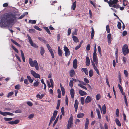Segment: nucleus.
I'll return each mask as SVG.
<instances>
[{
  "label": "nucleus",
  "instance_id": "1",
  "mask_svg": "<svg viewBox=\"0 0 129 129\" xmlns=\"http://www.w3.org/2000/svg\"><path fill=\"white\" fill-rule=\"evenodd\" d=\"M16 18L15 14L12 13L8 14L2 18L1 22L2 24L6 25L10 22H13Z\"/></svg>",
  "mask_w": 129,
  "mask_h": 129
},
{
  "label": "nucleus",
  "instance_id": "2",
  "mask_svg": "<svg viewBox=\"0 0 129 129\" xmlns=\"http://www.w3.org/2000/svg\"><path fill=\"white\" fill-rule=\"evenodd\" d=\"M104 1L108 3L110 7H112L117 9L119 8V5L117 4V0H104Z\"/></svg>",
  "mask_w": 129,
  "mask_h": 129
},
{
  "label": "nucleus",
  "instance_id": "3",
  "mask_svg": "<svg viewBox=\"0 0 129 129\" xmlns=\"http://www.w3.org/2000/svg\"><path fill=\"white\" fill-rule=\"evenodd\" d=\"M29 62L31 67L35 66L36 70H38L39 69L38 64L36 60H35L33 61L32 59L30 58L29 59Z\"/></svg>",
  "mask_w": 129,
  "mask_h": 129
},
{
  "label": "nucleus",
  "instance_id": "4",
  "mask_svg": "<svg viewBox=\"0 0 129 129\" xmlns=\"http://www.w3.org/2000/svg\"><path fill=\"white\" fill-rule=\"evenodd\" d=\"M122 51L124 55H125L129 53V50L127 44H125L123 46Z\"/></svg>",
  "mask_w": 129,
  "mask_h": 129
},
{
  "label": "nucleus",
  "instance_id": "5",
  "mask_svg": "<svg viewBox=\"0 0 129 129\" xmlns=\"http://www.w3.org/2000/svg\"><path fill=\"white\" fill-rule=\"evenodd\" d=\"M29 42L31 46L36 48H38V46L35 43H33L31 38L30 36L28 34L27 35Z\"/></svg>",
  "mask_w": 129,
  "mask_h": 129
},
{
  "label": "nucleus",
  "instance_id": "6",
  "mask_svg": "<svg viewBox=\"0 0 129 129\" xmlns=\"http://www.w3.org/2000/svg\"><path fill=\"white\" fill-rule=\"evenodd\" d=\"M64 50L65 52V55L66 57H68L70 54V52L68 47L66 46L64 47Z\"/></svg>",
  "mask_w": 129,
  "mask_h": 129
},
{
  "label": "nucleus",
  "instance_id": "7",
  "mask_svg": "<svg viewBox=\"0 0 129 129\" xmlns=\"http://www.w3.org/2000/svg\"><path fill=\"white\" fill-rule=\"evenodd\" d=\"M32 75L35 78H40V75L36 73L34 71L32 70L30 71Z\"/></svg>",
  "mask_w": 129,
  "mask_h": 129
},
{
  "label": "nucleus",
  "instance_id": "8",
  "mask_svg": "<svg viewBox=\"0 0 129 129\" xmlns=\"http://www.w3.org/2000/svg\"><path fill=\"white\" fill-rule=\"evenodd\" d=\"M73 118L72 117H70L69 119L67 126L72 127V126L73 123Z\"/></svg>",
  "mask_w": 129,
  "mask_h": 129
},
{
  "label": "nucleus",
  "instance_id": "9",
  "mask_svg": "<svg viewBox=\"0 0 129 129\" xmlns=\"http://www.w3.org/2000/svg\"><path fill=\"white\" fill-rule=\"evenodd\" d=\"M94 62V61H91L92 64L93 66L94 69L95 70L96 72V73L97 74H98L99 75L100 74L99 71L97 68V66L96 65L95 63Z\"/></svg>",
  "mask_w": 129,
  "mask_h": 129
},
{
  "label": "nucleus",
  "instance_id": "10",
  "mask_svg": "<svg viewBox=\"0 0 129 129\" xmlns=\"http://www.w3.org/2000/svg\"><path fill=\"white\" fill-rule=\"evenodd\" d=\"M57 112L58 111L57 110H55L54 111L53 115L51 117L50 120H51L53 121L55 120L57 116Z\"/></svg>",
  "mask_w": 129,
  "mask_h": 129
},
{
  "label": "nucleus",
  "instance_id": "11",
  "mask_svg": "<svg viewBox=\"0 0 129 129\" xmlns=\"http://www.w3.org/2000/svg\"><path fill=\"white\" fill-rule=\"evenodd\" d=\"M92 99V98L90 96H88L85 99V102L86 104L88 103L91 102Z\"/></svg>",
  "mask_w": 129,
  "mask_h": 129
},
{
  "label": "nucleus",
  "instance_id": "12",
  "mask_svg": "<svg viewBox=\"0 0 129 129\" xmlns=\"http://www.w3.org/2000/svg\"><path fill=\"white\" fill-rule=\"evenodd\" d=\"M97 55H93V61L95 62V64L96 66L98 64V59H97Z\"/></svg>",
  "mask_w": 129,
  "mask_h": 129
},
{
  "label": "nucleus",
  "instance_id": "13",
  "mask_svg": "<svg viewBox=\"0 0 129 129\" xmlns=\"http://www.w3.org/2000/svg\"><path fill=\"white\" fill-rule=\"evenodd\" d=\"M79 93L81 96H83L86 95L87 93L85 91L81 90H79Z\"/></svg>",
  "mask_w": 129,
  "mask_h": 129
},
{
  "label": "nucleus",
  "instance_id": "14",
  "mask_svg": "<svg viewBox=\"0 0 129 129\" xmlns=\"http://www.w3.org/2000/svg\"><path fill=\"white\" fill-rule=\"evenodd\" d=\"M77 61L76 59H75L73 61V67L76 69L77 67Z\"/></svg>",
  "mask_w": 129,
  "mask_h": 129
},
{
  "label": "nucleus",
  "instance_id": "15",
  "mask_svg": "<svg viewBox=\"0 0 129 129\" xmlns=\"http://www.w3.org/2000/svg\"><path fill=\"white\" fill-rule=\"evenodd\" d=\"M74 90L73 88H71L70 90V94L72 98H73L74 97Z\"/></svg>",
  "mask_w": 129,
  "mask_h": 129
},
{
  "label": "nucleus",
  "instance_id": "16",
  "mask_svg": "<svg viewBox=\"0 0 129 129\" xmlns=\"http://www.w3.org/2000/svg\"><path fill=\"white\" fill-rule=\"evenodd\" d=\"M69 74L70 76L71 77H73L74 76L75 74V73L74 71L73 70H71L70 71Z\"/></svg>",
  "mask_w": 129,
  "mask_h": 129
},
{
  "label": "nucleus",
  "instance_id": "17",
  "mask_svg": "<svg viewBox=\"0 0 129 129\" xmlns=\"http://www.w3.org/2000/svg\"><path fill=\"white\" fill-rule=\"evenodd\" d=\"M89 120L88 118H86V123L85 125V129H88L89 124Z\"/></svg>",
  "mask_w": 129,
  "mask_h": 129
},
{
  "label": "nucleus",
  "instance_id": "18",
  "mask_svg": "<svg viewBox=\"0 0 129 129\" xmlns=\"http://www.w3.org/2000/svg\"><path fill=\"white\" fill-rule=\"evenodd\" d=\"M40 53L42 56H43L44 53H45V50L44 48L42 47H40Z\"/></svg>",
  "mask_w": 129,
  "mask_h": 129
},
{
  "label": "nucleus",
  "instance_id": "19",
  "mask_svg": "<svg viewBox=\"0 0 129 129\" xmlns=\"http://www.w3.org/2000/svg\"><path fill=\"white\" fill-rule=\"evenodd\" d=\"M106 107L105 104H104L102 106V111L103 112V114H106Z\"/></svg>",
  "mask_w": 129,
  "mask_h": 129
},
{
  "label": "nucleus",
  "instance_id": "20",
  "mask_svg": "<svg viewBox=\"0 0 129 129\" xmlns=\"http://www.w3.org/2000/svg\"><path fill=\"white\" fill-rule=\"evenodd\" d=\"M76 7V1H75L72 4L71 6V9L73 10H75Z\"/></svg>",
  "mask_w": 129,
  "mask_h": 129
},
{
  "label": "nucleus",
  "instance_id": "21",
  "mask_svg": "<svg viewBox=\"0 0 129 129\" xmlns=\"http://www.w3.org/2000/svg\"><path fill=\"white\" fill-rule=\"evenodd\" d=\"M90 60L89 58L88 57H86V64L87 66H89L90 65Z\"/></svg>",
  "mask_w": 129,
  "mask_h": 129
},
{
  "label": "nucleus",
  "instance_id": "22",
  "mask_svg": "<svg viewBox=\"0 0 129 129\" xmlns=\"http://www.w3.org/2000/svg\"><path fill=\"white\" fill-rule=\"evenodd\" d=\"M20 51L21 53V57L22 58V59L23 60V61L24 62H25V58L24 55L23 53V52L21 50H20Z\"/></svg>",
  "mask_w": 129,
  "mask_h": 129
},
{
  "label": "nucleus",
  "instance_id": "23",
  "mask_svg": "<svg viewBox=\"0 0 129 129\" xmlns=\"http://www.w3.org/2000/svg\"><path fill=\"white\" fill-rule=\"evenodd\" d=\"M78 102L77 100H75V104H74V106L75 108H77L78 106Z\"/></svg>",
  "mask_w": 129,
  "mask_h": 129
},
{
  "label": "nucleus",
  "instance_id": "24",
  "mask_svg": "<svg viewBox=\"0 0 129 129\" xmlns=\"http://www.w3.org/2000/svg\"><path fill=\"white\" fill-rule=\"evenodd\" d=\"M72 38L73 41L76 43L79 42V40L76 36H73L72 37Z\"/></svg>",
  "mask_w": 129,
  "mask_h": 129
},
{
  "label": "nucleus",
  "instance_id": "25",
  "mask_svg": "<svg viewBox=\"0 0 129 129\" xmlns=\"http://www.w3.org/2000/svg\"><path fill=\"white\" fill-rule=\"evenodd\" d=\"M94 35V31L93 27H92L91 33V39H93Z\"/></svg>",
  "mask_w": 129,
  "mask_h": 129
},
{
  "label": "nucleus",
  "instance_id": "26",
  "mask_svg": "<svg viewBox=\"0 0 129 129\" xmlns=\"http://www.w3.org/2000/svg\"><path fill=\"white\" fill-rule=\"evenodd\" d=\"M11 42L13 43L14 44H15V45L19 47H21V45L18 43L16 42L15 41L13 40V39H11Z\"/></svg>",
  "mask_w": 129,
  "mask_h": 129
},
{
  "label": "nucleus",
  "instance_id": "27",
  "mask_svg": "<svg viewBox=\"0 0 129 129\" xmlns=\"http://www.w3.org/2000/svg\"><path fill=\"white\" fill-rule=\"evenodd\" d=\"M84 115V114L83 113H81L78 114L77 115V117L78 118H82Z\"/></svg>",
  "mask_w": 129,
  "mask_h": 129
},
{
  "label": "nucleus",
  "instance_id": "28",
  "mask_svg": "<svg viewBox=\"0 0 129 129\" xmlns=\"http://www.w3.org/2000/svg\"><path fill=\"white\" fill-rule=\"evenodd\" d=\"M115 122L116 124L119 127L121 126V123L119 120L117 118H116L115 119Z\"/></svg>",
  "mask_w": 129,
  "mask_h": 129
},
{
  "label": "nucleus",
  "instance_id": "29",
  "mask_svg": "<svg viewBox=\"0 0 129 129\" xmlns=\"http://www.w3.org/2000/svg\"><path fill=\"white\" fill-rule=\"evenodd\" d=\"M82 70L83 71L85 74L86 75H88V72L87 69L85 68H83L82 69Z\"/></svg>",
  "mask_w": 129,
  "mask_h": 129
},
{
  "label": "nucleus",
  "instance_id": "30",
  "mask_svg": "<svg viewBox=\"0 0 129 129\" xmlns=\"http://www.w3.org/2000/svg\"><path fill=\"white\" fill-rule=\"evenodd\" d=\"M27 78L29 82L30 83H32L33 82V80L31 79V77L29 76H27Z\"/></svg>",
  "mask_w": 129,
  "mask_h": 129
},
{
  "label": "nucleus",
  "instance_id": "31",
  "mask_svg": "<svg viewBox=\"0 0 129 129\" xmlns=\"http://www.w3.org/2000/svg\"><path fill=\"white\" fill-rule=\"evenodd\" d=\"M89 75L90 77L92 76L93 74V72L92 70H90L89 71Z\"/></svg>",
  "mask_w": 129,
  "mask_h": 129
},
{
  "label": "nucleus",
  "instance_id": "32",
  "mask_svg": "<svg viewBox=\"0 0 129 129\" xmlns=\"http://www.w3.org/2000/svg\"><path fill=\"white\" fill-rule=\"evenodd\" d=\"M78 85L79 86L83 88L86 90H87V88L84 86L82 85L81 84H78Z\"/></svg>",
  "mask_w": 129,
  "mask_h": 129
},
{
  "label": "nucleus",
  "instance_id": "33",
  "mask_svg": "<svg viewBox=\"0 0 129 129\" xmlns=\"http://www.w3.org/2000/svg\"><path fill=\"white\" fill-rule=\"evenodd\" d=\"M8 112H2L0 111V114L4 116H6L8 115Z\"/></svg>",
  "mask_w": 129,
  "mask_h": 129
},
{
  "label": "nucleus",
  "instance_id": "34",
  "mask_svg": "<svg viewBox=\"0 0 129 129\" xmlns=\"http://www.w3.org/2000/svg\"><path fill=\"white\" fill-rule=\"evenodd\" d=\"M84 98L83 97H81L80 98V101L82 105H83L84 104Z\"/></svg>",
  "mask_w": 129,
  "mask_h": 129
},
{
  "label": "nucleus",
  "instance_id": "35",
  "mask_svg": "<svg viewBox=\"0 0 129 129\" xmlns=\"http://www.w3.org/2000/svg\"><path fill=\"white\" fill-rule=\"evenodd\" d=\"M74 82L73 81L71 80L69 83V86L71 87L72 88L73 87Z\"/></svg>",
  "mask_w": 129,
  "mask_h": 129
},
{
  "label": "nucleus",
  "instance_id": "36",
  "mask_svg": "<svg viewBox=\"0 0 129 129\" xmlns=\"http://www.w3.org/2000/svg\"><path fill=\"white\" fill-rule=\"evenodd\" d=\"M61 90L62 92V95L63 96H64L65 93V90L63 87L61 86Z\"/></svg>",
  "mask_w": 129,
  "mask_h": 129
},
{
  "label": "nucleus",
  "instance_id": "37",
  "mask_svg": "<svg viewBox=\"0 0 129 129\" xmlns=\"http://www.w3.org/2000/svg\"><path fill=\"white\" fill-rule=\"evenodd\" d=\"M43 27L44 29L49 34H51V33L50 32L49 30L48 27Z\"/></svg>",
  "mask_w": 129,
  "mask_h": 129
},
{
  "label": "nucleus",
  "instance_id": "38",
  "mask_svg": "<svg viewBox=\"0 0 129 129\" xmlns=\"http://www.w3.org/2000/svg\"><path fill=\"white\" fill-rule=\"evenodd\" d=\"M124 100L125 102L126 105L127 107H128V105L127 103V101L126 99V97L125 95H124Z\"/></svg>",
  "mask_w": 129,
  "mask_h": 129
},
{
  "label": "nucleus",
  "instance_id": "39",
  "mask_svg": "<svg viewBox=\"0 0 129 129\" xmlns=\"http://www.w3.org/2000/svg\"><path fill=\"white\" fill-rule=\"evenodd\" d=\"M4 119L6 121H11L12 120V118H8L6 117L4 118Z\"/></svg>",
  "mask_w": 129,
  "mask_h": 129
},
{
  "label": "nucleus",
  "instance_id": "40",
  "mask_svg": "<svg viewBox=\"0 0 129 129\" xmlns=\"http://www.w3.org/2000/svg\"><path fill=\"white\" fill-rule=\"evenodd\" d=\"M28 23H29L35 24L36 23V21L34 20H29Z\"/></svg>",
  "mask_w": 129,
  "mask_h": 129
},
{
  "label": "nucleus",
  "instance_id": "41",
  "mask_svg": "<svg viewBox=\"0 0 129 129\" xmlns=\"http://www.w3.org/2000/svg\"><path fill=\"white\" fill-rule=\"evenodd\" d=\"M39 82L37 81H36L34 83L33 86L34 87H37L39 85Z\"/></svg>",
  "mask_w": 129,
  "mask_h": 129
},
{
  "label": "nucleus",
  "instance_id": "42",
  "mask_svg": "<svg viewBox=\"0 0 129 129\" xmlns=\"http://www.w3.org/2000/svg\"><path fill=\"white\" fill-rule=\"evenodd\" d=\"M117 26L118 28L119 29H120L121 28V23L120 22H118Z\"/></svg>",
  "mask_w": 129,
  "mask_h": 129
},
{
  "label": "nucleus",
  "instance_id": "43",
  "mask_svg": "<svg viewBox=\"0 0 129 129\" xmlns=\"http://www.w3.org/2000/svg\"><path fill=\"white\" fill-rule=\"evenodd\" d=\"M38 39L40 41L44 43H45L46 42V41L43 38L39 37L38 38Z\"/></svg>",
  "mask_w": 129,
  "mask_h": 129
},
{
  "label": "nucleus",
  "instance_id": "44",
  "mask_svg": "<svg viewBox=\"0 0 129 129\" xmlns=\"http://www.w3.org/2000/svg\"><path fill=\"white\" fill-rule=\"evenodd\" d=\"M98 51L99 53V54L101 56H102L101 50V47L100 46H98Z\"/></svg>",
  "mask_w": 129,
  "mask_h": 129
},
{
  "label": "nucleus",
  "instance_id": "45",
  "mask_svg": "<svg viewBox=\"0 0 129 129\" xmlns=\"http://www.w3.org/2000/svg\"><path fill=\"white\" fill-rule=\"evenodd\" d=\"M106 30L108 33H109L110 32V29L109 28V26L108 25H107L106 27Z\"/></svg>",
  "mask_w": 129,
  "mask_h": 129
},
{
  "label": "nucleus",
  "instance_id": "46",
  "mask_svg": "<svg viewBox=\"0 0 129 129\" xmlns=\"http://www.w3.org/2000/svg\"><path fill=\"white\" fill-rule=\"evenodd\" d=\"M34 28L36 29V30L39 31H41L42 29L40 28H39L36 25H35L34 27Z\"/></svg>",
  "mask_w": 129,
  "mask_h": 129
},
{
  "label": "nucleus",
  "instance_id": "47",
  "mask_svg": "<svg viewBox=\"0 0 129 129\" xmlns=\"http://www.w3.org/2000/svg\"><path fill=\"white\" fill-rule=\"evenodd\" d=\"M11 47L12 48H13V49L17 53H18V50L15 48V47L14 46H13V45H12Z\"/></svg>",
  "mask_w": 129,
  "mask_h": 129
},
{
  "label": "nucleus",
  "instance_id": "48",
  "mask_svg": "<svg viewBox=\"0 0 129 129\" xmlns=\"http://www.w3.org/2000/svg\"><path fill=\"white\" fill-rule=\"evenodd\" d=\"M78 30L77 29H75V30L72 33V35L73 36H74V35H76L77 34V32Z\"/></svg>",
  "mask_w": 129,
  "mask_h": 129
},
{
  "label": "nucleus",
  "instance_id": "49",
  "mask_svg": "<svg viewBox=\"0 0 129 129\" xmlns=\"http://www.w3.org/2000/svg\"><path fill=\"white\" fill-rule=\"evenodd\" d=\"M61 112L63 115L64 116L65 115V112L64 111V108L63 107H62L61 109Z\"/></svg>",
  "mask_w": 129,
  "mask_h": 129
},
{
  "label": "nucleus",
  "instance_id": "50",
  "mask_svg": "<svg viewBox=\"0 0 129 129\" xmlns=\"http://www.w3.org/2000/svg\"><path fill=\"white\" fill-rule=\"evenodd\" d=\"M20 88V86L19 84L15 86V89L17 90H19Z\"/></svg>",
  "mask_w": 129,
  "mask_h": 129
},
{
  "label": "nucleus",
  "instance_id": "51",
  "mask_svg": "<svg viewBox=\"0 0 129 129\" xmlns=\"http://www.w3.org/2000/svg\"><path fill=\"white\" fill-rule=\"evenodd\" d=\"M14 93L13 92H11L8 93V94L7 96V97L8 98H9L10 96H11Z\"/></svg>",
  "mask_w": 129,
  "mask_h": 129
},
{
  "label": "nucleus",
  "instance_id": "52",
  "mask_svg": "<svg viewBox=\"0 0 129 129\" xmlns=\"http://www.w3.org/2000/svg\"><path fill=\"white\" fill-rule=\"evenodd\" d=\"M84 82L86 83H89V81L88 79L87 78H84Z\"/></svg>",
  "mask_w": 129,
  "mask_h": 129
},
{
  "label": "nucleus",
  "instance_id": "53",
  "mask_svg": "<svg viewBox=\"0 0 129 129\" xmlns=\"http://www.w3.org/2000/svg\"><path fill=\"white\" fill-rule=\"evenodd\" d=\"M101 98V95H100L99 94H98L96 95V99L97 100H99Z\"/></svg>",
  "mask_w": 129,
  "mask_h": 129
},
{
  "label": "nucleus",
  "instance_id": "54",
  "mask_svg": "<svg viewBox=\"0 0 129 129\" xmlns=\"http://www.w3.org/2000/svg\"><path fill=\"white\" fill-rule=\"evenodd\" d=\"M108 40H111L112 38L111 36V34L109 33L108 34L107 36Z\"/></svg>",
  "mask_w": 129,
  "mask_h": 129
},
{
  "label": "nucleus",
  "instance_id": "55",
  "mask_svg": "<svg viewBox=\"0 0 129 129\" xmlns=\"http://www.w3.org/2000/svg\"><path fill=\"white\" fill-rule=\"evenodd\" d=\"M46 46L47 47V48L48 50H49V51H51V50H52V49L51 48V47L48 44H47Z\"/></svg>",
  "mask_w": 129,
  "mask_h": 129
},
{
  "label": "nucleus",
  "instance_id": "56",
  "mask_svg": "<svg viewBox=\"0 0 129 129\" xmlns=\"http://www.w3.org/2000/svg\"><path fill=\"white\" fill-rule=\"evenodd\" d=\"M24 83L26 85H28L29 84V82L27 79H25L24 80Z\"/></svg>",
  "mask_w": 129,
  "mask_h": 129
},
{
  "label": "nucleus",
  "instance_id": "57",
  "mask_svg": "<svg viewBox=\"0 0 129 129\" xmlns=\"http://www.w3.org/2000/svg\"><path fill=\"white\" fill-rule=\"evenodd\" d=\"M52 57L53 58H54V54L52 50H51V51H49Z\"/></svg>",
  "mask_w": 129,
  "mask_h": 129
},
{
  "label": "nucleus",
  "instance_id": "58",
  "mask_svg": "<svg viewBox=\"0 0 129 129\" xmlns=\"http://www.w3.org/2000/svg\"><path fill=\"white\" fill-rule=\"evenodd\" d=\"M90 48V44H88L87 46L86 50L87 51L89 50Z\"/></svg>",
  "mask_w": 129,
  "mask_h": 129
},
{
  "label": "nucleus",
  "instance_id": "59",
  "mask_svg": "<svg viewBox=\"0 0 129 129\" xmlns=\"http://www.w3.org/2000/svg\"><path fill=\"white\" fill-rule=\"evenodd\" d=\"M106 83L107 84V85H108V87H110V85L109 84V82L108 81V79L107 77H106Z\"/></svg>",
  "mask_w": 129,
  "mask_h": 129
},
{
  "label": "nucleus",
  "instance_id": "60",
  "mask_svg": "<svg viewBox=\"0 0 129 129\" xmlns=\"http://www.w3.org/2000/svg\"><path fill=\"white\" fill-rule=\"evenodd\" d=\"M119 110L118 109H117L116 110V114L117 117L119 116Z\"/></svg>",
  "mask_w": 129,
  "mask_h": 129
},
{
  "label": "nucleus",
  "instance_id": "61",
  "mask_svg": "<svg viewBox=\"0 0 129 129\" xmlns=\"http://www.w3.org/2000/svg\"><path fill=\"white\" fill-rule=\"evenodd\" d=\"M27 103L28 105L29 106H31L33 105L32 103L30 101L27 102Z\"/></svg>",
  "mask_w": 129,
  "mask_h": 129
},
{
  "label": "nucleus",
  "instance_id": "62",
  "mask_svg": "<svg viewBox=\"0 0 129 129\" xmlns=\"http://www.w3.org/2000/svg\"><path fill=\"white\" fill-rule=\"evenodd\" d=\"M15 56L16 57V58L19 61L21 62V60L20 58L16 54L15 55Z\"/></svg>",
  "mask_w": 129,
  "mask_h": 129
},
{
  "label": "nucleus",
  "instance_id": "63",
  "mask_svg": "<svg viewBox=\"0 0 129 129\" xmlns=\"http://www.w3.org/2000/svg\"><path fill=\"white\" fill-rule=\"evenodd\" d=\"M35 30L33 29H30L29 30V31L30 33H34L35 32Z\"/></svg>",
  "mask_w": 129,
  "mask_h": 129
},
{
  "label": "nucleus",
  "instance_id": "64",
  "mask_svg": "<svg viewBox=\"0 0 129 129\" xmlns=\"http://www.w3.org/2000/svg\"><path fill=\"white\" fill-rule=\"evenodd\" d=\"M58 55L60 56H62V51H58Z\"/></svg>",
  "mask_w": 129,
  "mask_h": 129
}]
</instances>
